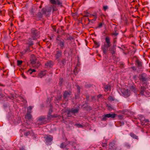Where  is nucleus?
Segmentation results:
<instances>
[{"instance_id": "nucleus-41", "label": "nucleus", "mask_w": 150, "mask_h": 150, "mask_svg": "<svg viewBox=\"0 0 150 150\" xmlns=\"http://www.w3.org/2000/svg\"><path fill=\"white\" fill-rule=\"evenodd\" d=\"M66 59L63 58L62 59V60L61 61V63H62V64L63 65H64L66 63Z\"/></svg>"}, {"instance_id": "nucleus-25", "label": "nucleus", "mask_w": 150, "mask_h": 150, "mask_svg": "<svg viewBox=\"0 0 150 150\" xmlns=\"http://www.w3.org/2000/svg\"><path fill=\"white\" fill-rule=\"evenodd\" d=\"M130 135L133 139L138 140V137L136 134H134L132 132L130 133Z\"/></svg>"}, {"instance_id": "nucleus-9", "label": "nucleus", "mask_w": 150, "mask_h": 150, "mask_svg": "<svg viewBox=\"0 0 150 150\" xmlns=\"http://www.w3.org/2000/svg\"><path fill=\"white\" fill-rule=\"evenodd\" d=\"M134 58L136 59L135 61V64L137 66V67L139 69H141L142 66V61L139 59L137 56H135L134 57Z\"/></svg>"}, {"instance_id": "nucleus-52", "label": "nucleus", "mask_w": 150, "mask_h": 150, "mask_svg": "<svg viewBox=\"0 0 150 150\" xmlns=\"http://www.w3.org/2000/svg\"><path fill=\"white\" fill-rule=\"evenodd\" d=\"M76 125L79 127H82L83 126L82 125L80 124H77Z\"/></svg>"}, {"instance_id": "nucleus-12", "label": "nucleus", "mask_w": 150, "mask_h": 150, "mask_svg": "<svg viewBox=\"0 0 150 150\" xmlns=\"http://www.w3.org/2000/svg\"><path fill=\"white\" fill-rule=\"evenodd\" d=\"M121 92L125 98H127L130 95L129 91L128 89H122Z\"/></svg>"}, {"instance_id": "nucleus-28", "label": "nucleus", "mask_w": 150, "mask_h": 150, "mask_svg": "<svg viewBox=\"0 0 150 150\" xmlns=\"http://www.w3.org/2000/svg\"><path fill=\"white\" fill-rule=\"evenodd\" d=\"M67 144L64 143H62L60 146V148L62 149H65V150L67 149Z\"/></svg>"}, {"instance_id": "nucleus-7", "label": "nucleus", "mask_w": 150, "mask_h": 150, "mask_svg": "<svg viewBox=\"0 0 150 150\" xmlns=\"http://www.w3.org/2000/svg\"><path fill=\"white\" fill-rule=\"evenodd\" d=\"M50 3L53 5H57L61 7L63 6L61 0H49Z\"/></svg>"}, {"instance_id": "nucleus-37", "label": "nucleus", "mask_w": 150, "mask_h": 150, "mask_svg": "<svg viewBox=\"0 0 150 150\" xmlns=\"http://www.w3.org/2000/svg\"><path fill=\"white\" fill-rule=\"evenodd\" d=\"M68 112L67 114V117H71L72 115V114L70 110H68Z\"/></svg>"}, {"instance_id": "nucleus-63", "label": "nucleus", "mask_w": 150, "mask_h": 150, "mask_svg": "<svg viewBox=\"0 0 150 150\" xmlns=\"http://www.w3.org/2000/svg\"><path fill=\"white\" fill-rule=\"evenodd\" d=\"M20 150H25V149L23 147H22L20 149Z\"/></svg>"}, {"instance_id": "nucleus-13", "label": "nucleus", "mask_w": 150, "mask_h": 150, "mask_svg": "<svg viewBox=\"0 0 150 150\" xmlns=\"http://www.w3.org/2000/svg\"><path fill=\"white\" fill-rule=\"evenodd\" d=\"M42 11L43 14H46L47 13H50L51 11V8L50 7L46 6L45 8H43Z\"/></svg>"}, {"instance_id": "nucleus-38", "label": "nucleus", "mask_w": 150, "mask_h": 150, "mask_svg": "<svg viewBox=\"0 0 150 150\" xmlns=\"http://www.w3.org/2000/svg\"><path fill=\"white\" fill-rule=\"evenodd\" d=\"M144 96L146 97H149L150 96V93L147 91H145Z\"/></svg>"}, {"instance_id": "nucleus-56", "label": "nucleus", "mask_w": 150, "mask_h": 150, "mask_svg": "<svg viewBox=\"0 0 150 150\" xmlns=\"http://www.w3.org/2000/svg\"><path fill=\"white\" fill-rule=\"evenodd\" d=\"M79 97V96L77 95H75V99H77Z\"/></svg>"}, {"instance_id": "nucleus-58", "label": "nucleus", "mask_w": 150, "mask_h": 150, "mask_svg": "<svg viewBox=\"0 0 150 150\" xmlns=\"http://www.w3.org/2000/svg\"><path fill=\"white\" fill-rule=\"evenodd\" d=\"M21 75H22V77L23 78H24V79L26 78V76H25V75L23 73L22 74H21Z\"/></svg>"}, {"instance_id": "nucleus-35", "label": "nucleus", "mask_w": 150, "mask_h": 150, "mask_svg": "<svg viewBox=\"0 0 150 150\" xmlns=\"http://www.w3.org/2000/svg\"><path fill=\"white\" fill-rule=\"evenodd\" d=\"M83 14H84L83 15L84 17H88L89 16V15L90 14V13L86 11H84L83 12Z\"/></svg>"}, {"instance_id": "nucleus-5", "label": "nucleus", "mask_w": 150, "mask_h": 150, "mask_svg": "<svg viewBox=\"0 0 150 150\" xmlns=\"http://www.w3.org/2000/svg\"><path fill=\"white\" fill-rule=\"evenodd\" d=\"M39 35V33L37 30L34 28L31 29L30 36L32 40H34L36 39Z\"/></svg>"}, {"instance_id": "nucleus-18", "label": "nucleus", "mask_w": 150, "mask_h": 150, "mask_svg": "<svg viewBox=\"0 0 150 150\" xmlns=\"http://www.w3.org/2000/svg\"><path fill=\"white\" fill-rule=\"evenodd\" d=\"M32 38H29L27 40V42L26 43V44L28 45V46L29 47H31L32 45H34L33 42L32 41Z\"/></svg>"}, {"instance_id": "nucleus-23", "label": "nucleus", "mask_w": 150, "mask_h": 150, "mask_svg": "<svg viewBox=\"0 0 150 150\" xmlns=\"http://www.w3.org/2000/svg\"><path fill=\"white\" fill-rule=\"evenodd\" d=\"M70 110L72 115H74L75 114L78 113L79 112V109L78 108L72 109Z\"/></svg>"}, {"instance_id": "nucleus-43", "label": "nucleus", "mask_w": 150, "mask_h": 150, "mask_svg": "<svg viewBox=\"0 0 150 150\" xmlns=\"http://www.w3.org/2000/svg\"><path fill=\"white\" fill-rule=\"evenodd\" d=\"M56 99L57 101H60L62 99V96L61 95L58 96Z\"/></svg>"}, {"instance_id": "nucleus-8", "label": "nucleus", "mask_w": 150, "mask_h": 150, "mask_svg": "<svg viewBox=\"0 0 150 150\" xmlns=\"http://www.w3.org/2000/svg\"><path fill=\"white\" fill-rule=\"evenodd\" d=\"M116 115V114L115 113H112V114H105L103 116L102 119V121H105L107 120V118L111 117L112 119L115 118Z\"/></svg>"}, {"instance_id": "nucleus-10", "label": "nucleus", "mask_w": 150, "mask_h": 150, "mask_svg": "<svg viewBox=\"0 0 150 150\" xmlns=\"http://www.w3.org/2000/svg\"><path fill=\"white\" fill-rule=\"evenodd\" d=\"M139 80L144 84L146 83L147 81L146 76L144 73H142L139 75Z\"/></svg>"}, {"instance_id": "nucleus-27", "label": "nucleus", "mask_w": 150, "mask_h": 150, "mask_svg": "<svg viewBox=\"0 0 150 150\" xmlns=\"http://www.w3.org/2000/svg\"><path fill=\"white\" fill-rule=\"evenodd\" d=\"M57 117V116L56 115H52L51 114L50 115H48L47 117V120L51 119L52 118H56Z\"/></svg>"}, {"instance_id": "nucleus-17", "label": "nucleus", "mask_w": 150, "mask_h": 150, "mask_svg": "<svg viewBox=\"0 0 150 150\" xmlns=\"http://www.w3.org/2000/svg\"><path fill=\"white\" fill-rule=\"evenodd\" d=\"M53 65V62L52 60H48L47 61L45 64V66L47 67H52Z\"/></svg>"}, {"instance_id": "nucleus-53", "label": "nucleus", "mask_w": 150, "mask_h": 150, "mask_svg": "<svg viewBox=\"0 0 150 150\" xmlns=\"http://www.w3.org/2000/svg\"><path fill=\"white\" fill-rule=\"evenodd\" d=\"M102 96H103V95L102 94H99L97 96L98 100L99 98H101L102 97Z\"/></svg>"}, {"instance_id": "nucleus-61", "label": "nucleus", "mask_w": 150, "mask_h": 150, "mask_svg": "<svg viewBox=\"0 0 150 150\" xmlns=\"http://www.w3.org/2000/svg\"><path fill=\"white\" fill-rule=\"evenodd\" d=\"M116 38H116L115 39H114V40H113V42L114 43H115L116 42V40L115 39H116Z\"/></svg>"}, {"instance_id": "nucleus-50", "label": "nucleus", "mask_w": 150, "mask_h": 150, "mask_svg": "<svg viewBox=\"0 0 150 150\" xmlns=\"http://www.w3.org/2000/svg\"><path fill=\"white\" fill-rule=\"evenodd\" d=\"M52 112V109L50 108L49 110V112L48 115H50L51 114Z\"/></svg>"}, {"instance_id": "nucleus-40", "label": "nucleus", "mask_w": 150, "mask_h": 150, "mask_svg": "<svg viewBox=\"0 0 150 150\" xmlns=\"http://www.w3.org/2000/svg\"><path fill=\"white\" fill-rule=\"evenodd\" d=\"M30 131H28L24 133V135L25 136H29L30 134Z\"/></svg>"}, {"instance_id": "nucleus-15", "label": "nucleus", "mask_w": 150, "mask_h": 150, "mask_svg": "<svg viewBox=\"0 0 150 150\" xmlns=\"http://www.w3.org/2000/svg\"><path fill=\"white\" fill-rule=\"evenodd\" d=\"M97 13L96 12H95L93 13V14H89V16L88 17L90 18H92V17H94V19L91 20V22H92L93 21H95L96 20L97 18Z\"/></svg>"}, {"instance_id": "nucleus-59", "label": "nucleus", "mask_w": 150, "mask_h": 150, "mask_svg": "<svg viewBox=\"0 0 150 150\" xmlns=\"http://www.w3.org/2000/svg\"><path fill=\"white\" fill-rule=\"evenodd\" d=\"M62 80H63V79L62 78H60V81L59 82V83H60L61 84H62Z\"/></svg>"}, {"instance_id": "nucleus-19", "label": "nucleus", "mask_w": 150, "mask_h": 150, "mask_svg": "<svg viewBox=\"0 0 150 150\" xmlns=\"http://www.w3.org/2000/svg\"><path fill=\"white\" fill-rule=\"evenodd\" d=\"M46 70L41 71L38 75V77L42 78L45 76L46 74Z\"/></svg>"}, {"instance_id": "nucleus-16", "label": "nucleus", "mask_w": 150, "mask_h": 150, "mask_svg": "<svg viewBox=\"0 0 150 150\" xmlns=\"http://www.w3.org/2000/svg\"><path fill=\"white\" fill-rule=\"evenodd\" d=\"M66 147V150H73V149L76 148V146L73 144H67Z\"/></svg>"}, {"instance_id": "nucleus-21", "label": "nucleus", "mask_w": 150, "mask_h": 150, "mask_svg": "<svg viewBox=\"0 0 150 150\" xmlns=\"http://www.w3.org/2000/svg\"><path fill=\"white\" fill-rule=\"evenodd\" d=\"M141 124L142 125H148L149 124V121L148 119H145L143 121L141 122Z\"/></svg>"}, {"instance_id": "nucleus-33", "label": "nucleus", "mask_w": 150, "mask_h": 150, "mask_svg": "<svg viewBox=\"0 0 150 150\" xmlns=\"http://www.w3.org/2000/svg\"><path fill=\"white\" fill-rule=\"evenodd\" d=\"M119 34L118 33H117L116 31V30H115L114 32H113V33H111V35L112 36H114L115 37L117 36Z\"/></svg>"}, {"instance_id": "nucleus-39", "label": "nucleus", "mask_w": 150, "mask_h": 150, "mask_svg": "<svg viewBox=\"0 0 150 150\" xmlns=\"http://www.w3.org/2000/svg\"><path fill=\"white\" fill-rule=\"evenodd\" d=\"M32 109V107L31 106H30L28 107V111H27V112L28 113H31V110Z\"/></svg>"}, {"instance_id": "nucleus-49", "label": "nucleus", "mask_w": 150, "mask_h": 150, "mask_svg": "<svg viewBox=\"0 0 150 150\" xmlns=\"http://www.w3.org/2000/svg\"><path fill=\"white\" fill-rule=\"evenodd\" d=\"M119 67L121 69L123 68H124V65L123 63H120Z\"/></svg>"}, {"instance_id": "nucleus-14", "label": "nucleus", "mask_w": 150, "mask_h": 150, "mask_svg": "<svg viewBox=\"0 0 150 150\" xmlns=\"http://www.w3.org/2000/svg\"><path fill=\"white\" fill-rule=\"evenodd\" d=\"M109 150H116L115 144L114 142H110L109 144Z\"/></svg>"}, {"instance_id": "nucleus-57", "label": "nucleus", "mask_w": 150, "mask_h": 150, "mask_svg": "<svg viewBox=\"0 0 150 150\" xmlns=\"http://www.w3.org/2000/svg\"><path fill=\"white\" fill-rule=\"evenodd\" d=\"M91 98L92 100H96V97L95 96H91Z\"/></svg>"}, {"instance_id": "nucleus-1", "label": "nucleus", "mask_w": 150, "mask_h": 150, "mask_svg": "<svg viewBox=\"0 0 150 150\" xmlns=\"http://www.w3.org/2000/svg\"><path fill=\"white\" fill-rule=\"evenodd\" d=\"M105 43L104 44L102 47V49L103 53L105 55H107L108 51V48H109V50L110 53L112 54V58L115 57L116 52V48L114 46L110 47L111 45L110 41V38L109 37H106L105 39Z\"/></svg>"}, {"instance_id": "nucleus-30", "label": "nucleus", "mask_w": 150, "mask_h": 150, "mask_svg": "<svg viewBox=\"0 0 150 150\" xmlns=\"http://www.w3.org/2000/svg\"><path fill=\"white\" fill-rule=\"evenodd\" d=\"M36 71V70L35 69H30L28 71V73L30 74H31L33 72Z\"/></svg>"}, {"instance_id": "nucleus-54", "label": "nucleus", "mask_w": 150, "mask_h": 150, "mask_svg": "<svg viewBox=\"0 0 150 150\" xmlns=\"http://www.w3.org/2000/svg\"><path fill=\"white\" fill-rule=\"evenodd\" d=\"M89 95H87L86 96V98L87 100L88 101L89 100Z\"/></svg>"}, {"instance_id": "nucleus-2", "label": "nucleus", "mask_w": 150, "mask_h": 150, "mask_svg": "<svg viewBox=\"0 0 150 150\" xmlns=\"http://www.w3.org/2000/svg\"><path fill=\"white\" fill-rule=\"evenodd\" d=\"M57 46L59 47L61 50H63L65 47V41L64 39L60 38L59 36H58L56 38Z\"/></svg>"}, {"instance_id": "nucleus-29", "label": "nucleus", "mask_w": 150, "mask_h": 150, "mask_svg": "<svg viewBox=\"0 0 150 150\" xmlns=\"http://www.w3.org/2000/svg\"><path fill=\"white\" fill-rule=\"evenodd\" d=\"M30 47H31L28 46V47H27L24 50L23 52H24V53H25L27 52H31V50H30Z\"/></svg>"}, {"instance_id": "nucleus-24", "label": "nucleus", "mask_w": 150, "mask_h": 150, "mask_svg": "<svg viewBox=\"0 0 150 150\" xmlns=\"http://www.w3.org/2000/svg\"><path fill=\"white\" fill-rule=\"evenodd\" d=\"M25 118L28 119L29 120H30L32 119V117L30 113H27L25 115Z\"/></svg>"}, {"instance_id": "nucleus-4", "label": "nucleus", "mask_w": 150, "mask_h": 150, "mask_svg": "<svg viewBox=\"0 0 150 150\" xmlns=\"http://www.w3.org/2000/svg\"><path fill=\"white\" fill-rule=\"evenodd\" d=\"M72 93L71 91H65L63 92V101L67 102L69 100V98Z\"/></svg>"}, {"instance_id": "nucleus-48", "label": "nucleus", "mask_w": 150, "mask_h": 150, "mask_svg": "<svg viewBox=\"0 0 150 150\" xmlns=\"http://www.w3.org/2000/svg\"><path fill=\"white\" fill-rule=\"evenodd\" d=\"M76 88H77V91H79H79H80V87L78 85H76Z\"/></svg>"}, {"instance_id": "nucleus-6", "label": "nucleus", "mask_w": 150, "mask_h": 150, "mask_svg": "<svg viewBox=\"0 0 150 150\" xmlns=\"http://www.w3.org/2000/svg\"><path fill=\"white\" fill-rule=\"evenodd\" d=\"M38 121L40 122L38 123V125H42L47 122L46 117L41 116L38 118Z\"/></svg>"}, {"instance_id": "nucleus-11", "label": "nucleus", "mask_w": 150, "mask_h": 150, "mask_svg": "<svg viewBox=\"0 0 150 150\" xmlns=\"http://www.w3.org/2000/svg\"><path fill=\"white\" fill-rule=\"evenodd\" d=\"M46 142L49 145L50 144V143L53 140V136L49 134L46 135L44 137Z\"/></svg>"}, {"instance_id": "nucleus-32", "label": "nucleus", "mask_w": 150, "mask_h": 150, "mask_svg": "<svg viewBox=\"0 0 150 150\" xmlns=\"http://www.w3.org/2000/svg\"><path fill=\"white\" fill-rule=\"evenodd\" d=\"M79 68L76 67L74 70V72L75 75H76L78 73L79 71Z\"/></svg>"}, {"instance_id": "nucleus-62", "label": "nucleus", "mask_w": 150, "mask_h": 150, "mask_svg": "<svg viewBox=\"0 0 150 150\" xmlns=\"http://www.w3.org/2000/svg\"><path fill=\"white\" fill-rule=\"evenodd\" d=\"M0 86H4L5 85L2 84L0 83Z\"/></svg>"}, {"instance_id": "nucleus-60", "label": "nucleus", "mask_w": 150, "mask_h": 150, "mask_svg": "<svg viewBox=\"0 0 150 150\" xmlns=\"http://www.w3.org/2000/svg\"><path fill=\"white\" fill-rule=\"evenodd\" d=\"M80 91H79H79H77V92L76 93V95H78L79 96V94H80Z\"/></svg>"}, {"instance_id": "nucleus-44", "label": "nucleus", "mask_w": 150, "mask_h": 150, "mask_svg": "<svg viewBox=\"0 0 150 150\" xmlns=\"http://www.w3.org/2000/svg\"><path fill=\"white\" fill-rule=\"evenodd\" d=\"M103 24L104 23L103 22L99 23L98 24V28H101Z\"/></svg>"}, {"instance_id": "nucleus-42", "label": "nucleus", "mask_w": 150, "mask_h": 150, "mask_svg": "<svg viewBox=\"0 0 150 150\" xmlns=\"http://www.w3.org/2000/svg\"><path fill=\"white\" fill-rule=\"evenodd\" d=\"M108 100L110 101H114L115 98L113 96H110L108 98Z\"/></svg>"}, {"instance_id": "nucleus-55", "label": "nucleus", "mask_w": 150, "mask_h": 150, "mask_svg": "<svg viewBox=\"0 0 150 150\" xmlns=\"http://www.w3.org/2000/svg\"><path fill=\"white\" fill-rule=\"evenodd\" d=\"M131 68L134 71H135L137 70L136 67L134 66L132 67Z\"/></svg>"}, {"instance_id": "nucleus-31", "label": "nucleus", "mask_w": 150, "mask_h": 150, "mask_svg": "<svg viewBox=\"0 0 150 150\" xmlns=\"http://www.w3.org/2000/svg\"><path fill=\"white\" fill-rule=\"evenodd\" d=\"M138 118L140 120L141 122L142 121H143L145 119L144 117L142 115H139Z\"/></svg>"}, {"instance_id": "nucleus-22", "label": "nucleus", "mask_w": 150, "mask_h": 150, "mask_svg": "<svg viewBox=\"0 0 150 150\" xmlns=\"http://www.w3.org/2000/svg\"><path fill=\"white\" fill-rule=\"evenodd\" d=\"M146 88L144 86H142L141 87L140 90V94L142 95H144L145 93Z\"/></svg>"}, {"instance_id": "nucleus-36", "label": "nucleus", "mask_w": 150, "mask_h": 150, "mask_svg": "<svg viewBox=\"0 0 150 150\" xmlns=\"http://www.w3.org/2000/svg\"><path fill=\"white\" fill-rule=\"evenodd\" d=\"M42 14L43 13H42L41 12H38L37 14L38 18L39 19L42 18Z\"/></svg>"}, {"instance_id": "nucleus-20", "label": "nucleus", "mask_w": 150, "mask_h": 150, "mask_svg": "<svg viewBox=\"0 0 150 150\" xmlns=\"http://www.w3.org/2000/svg\"><path fill=\"white\" fill-rule=\"evenodd\" d=\"M103 85L104 86V90L105 92H107L109 90H110L111 87L110 85L108 84L107 85H105L103 84Z\"/></svg>"}, {"instance_id": "nucleus-64", "label": "nucleus", "mask_w": 150, "mask_h": 150, "mask_svg": "<svg viewBox=\"0 0 150 150\" xmlns=\"http://www.w3.org/2000/svg\"><path fill=\"white\" fill-rule=\"evenodd\" d=\"M95 44L96 45H97V47H98L99 46V45H98V43H97L96 42L95 43Z\"/></svg>"}, {"instance_id": "nucleus-51", "label": "nucleus", "mask_w": 150, "mask_h": 150, "mask_svg": "<svg viewBox=\"0 0 150 150\" xmlns=\"http://www.w3.org/2000/svg\"><path fill=\"white\" fill-rule=\"evenodd\" d=\"M113 58L115 60H116V62L119 61V59L118 58L116 57L115 55V57H114Z\"/></svg>"}, {"instance_id": "nucleus-45", "label": "nucleus", "mask_w": 150, "mask_h": 150, "mask_svg": "<svg viewBox=\"0 0 150 150\" xmlns=\"http://www.w3.org/2000/svg\"><path fill=\"white\" fill-rule=\"evenodd\" d=\"M17 65L18 66H20L22 64L23 62V61H20V60H18L17 61Z\"/></svg>"}, {"instance_id": "nucleus-46", "label": "nucleus", "mask_w": 150, "mask_h": 150, "mask_svg": "<svg viewBox=\"0 0 150 150\" xmlns=\"http://www.w3.org/2000/svg\"><path fill=\"white\" fill-rule=\"evenodd\" d=\"M119 119L120 120H122L123 119V116L122 115H118Z\"/></svg>"}, {"instance_id": "nucleus-47", "label": "nucleus", "mask_w": 150, "mask_h": 150, "mask_svg": "<svg viewBox=\"0 0 150 150\" xmlns=\"http://www.w3.org/2000/svg\"><path fill=\"white\" fill-rule=\"evenodd\" d=\"M108 9V7L107 6H103V10L105 11L107 9Z\"/></svg>"}, {"instance_id": "nucleus-34", "label": "nucleus", "mask_w": 150, "mask_h": 150, "mask_svg": "<svg viewBox=\"0 0 150 150\" xmlns=\"http://www.w3.org/2000/svg\"><path fill=\"white\" fill-rule=\"evenodd\" d=\"M68 35L69 36L67 38V40H70V41H72V40H74V38L72 36L70 35L69 34H67V36Z\"/></svg>"}, {"instance_id": "nucleus-3", "label": "nucleus", "mask_w": 150, "mask_h": 150, "mask_svg": "<svg viewBox=\"0 0 150 150\" xmlns=\"http://www.w3.org/2000/svg\"><path fill=\"white\" fill-rule=\"evenodd\" d=\"M56 50H57L54 52L55 53V57L58 62H59L62 56V50L58 48H57Z\"/></svg>"}, {"instance_id": "nucleus-26", "label": "nucleus", "mask_w": 150, "mask_h": 150, "mask_svg": "<svg viewBox=\"0 0 150 150\" xmlns=\"http://www.w3.org/2000/svg\"><path fill=\"white\" fill-rule=\"evenodd\" d=\"M130 90L134 93H136L137 91V89L136 88V86H130Z\"/></svg>"}]
</instances>
